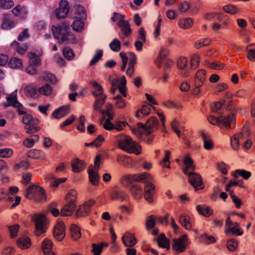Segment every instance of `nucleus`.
Returning <instances> with one entry per match:
<instances>
[{
	"mask_svg": "<svg viewBox=\"0 0 255 255\" xmlns=\"http://www.w3.org/2000/svg\"><path fill=\"white\" fill-rule=\"evenodd\" d=\"M53 36L57 39L59 43L67 42L74 43L76 42L75 36L70 31V24L65 22L58 24L52 27Z\"/></svg>",
	"mask_w": 255,
	"mask_h": 255,
	"instance_id": "nucleus-1",
	"label": "nucleus"
},
{
	"mask_svg": "<svg viewBox=\"0 0 255 255\" xmlns=\"http://www.w3.org/2000/svg\"><path fill=\"white\" fill-rule=\"evenodd\" d=\"M116 140L119 148L122 150L129 153H134L136 155L141 153L140 146L133 141L130 137L120 134L117 136Z\"/></svg>",
	"mask_w": 255,
	"mask_h": 255,
	"instance_id": "nucleus-2",
	"label": "nucleus"
},
{
	"mask_svg": "<svg viewBox=\"0 0 255 255\" xmlns=\"http://www.w3.org/2000/svg\"><path fill=\"white\" fill-rule=\"evenodd\" d=\"M158 121L156 117H152L150 118L145 123H138L137 128H134L132 131L137 136L142 134L141 129L143 130L146 134H150L155 130L157 129V125Z\"/></svg>",
	"mask_w": 255,
	"mask_h": 255,
	"instance_id": "nucleus-3",
	"label": "nucleus"
},
{
	"mask_svg": "<svg viewBox=\"0 0 255 255\" xmlns=\"http://www.w3.org/2000/svg\"><path fill=\"white\" fill-rule=\"evenodd\" d=\"M120 56L122 58L123 65L121 67V70L124 71L128 63V59L129 58V62L128 64V67L126 71V74L128 76H131L134 73V66L136 63V56L132 52L128 53V57L126 56V54L124 52H121Z\"/></svg>",
	"mask_w": 255,
	"mask_h": 255,
	"instance_id": "nucleus-4",
	"label": "nucleus"
},
{
	"mask_svg": "<svg viewBox=\"0 0 255 255\" xmlns=\"http://www.w3.org/2000/svg\"><path fill=\"white\" fill-rule=\"evenodd\" d=\"M34 223V234L40 236L44 234L47 229V220L45 216L42 214H34L31 217Z\"/></svg>",
	"mask_w": 255,
	"mask_h": 255,
	"instance_id": "nucleus-5",
	"label": "nucleus"
},
{
	"mask_svg": "<svg viewBox=\"0 0 255 255\" xmlns=\"http://www.w3.org/2000/svg\"><path fill=\"white\" fill-rule=\"evenodd\" d=\"M25 197L39 202L45 201L46 199L44 189L34 185L30 186L27 189Z\"/></svg>",
	"mask_w": 255,
	"mask_h": 255,
	"instance_id": "nucleus-6",
	"label": "nucleus"
},
{
	"mask_svg": "<svg viewBox=\"0 0 255 255\" xmlns=\"http://www.w3.org/2000/svg\"><path fill=\"white\" fill-rule=\"evenodd\" d=\"M208 120L213 125H218L220 127L224 126L226 128H230L231 124L235 123V115L234 113H231L229 116L224 118L222 116L216 118L214 116H210Z\"/></svg>",
	"mask_w": 255,
	"mask_h": 255,
	"instance_id": "nucleus-7",
	"label": "nucleus"
},
{
	"mask_svg": "<svg viewBox=\"0 0 255 255\" xmlns=\"http://www.w3.org/2000/svg\"><path fill=\"white\" fill-rule=\"evenodd\" d=\"M126 83L127 81L125 76H123L121 80L119 78L113 79L111 83L112 85L111 93L114 94L116 90L118 89L120 93L124 97H126Z\"/></svg>",
	"mask_w": 255,
	"mask_h": 255,
	"instance_id": "nucleus-8",
	"label": "nucleus"
},
{
	"mask_svg": "<svg viewBox=\"0 0 255 255\" xmlns=\"http://www.w3.org/2000/svg\"><path fill=\"white\" fill-rule=\"evenodd\" d=\"M173 242L172 249L177 253L185 251L188 245V238L186 235H181L177 239H173Z\"/></svg>",
	"mask_w": 255,
	"mask_h": 255,
	"instance_id": "nucleus-9",
	"label": "nucleus"
},
{
	"mask_svg": "<svg viewBox=\"0 0 255 255\" xmlns=\"http://www.w3.org/2000/svg\"><path fill=\"white\" fill-rule=\"evenodd\" d=\"M186 175L188 176V182L193 186L196 191L203 188V181L200 174L196 172H191Z\"/></svg>",
	"mask_w": 255,
	"mask_h": 255,
	"instance_id": "nucleus-10",
	"label": "nucleus"
},
{
	"mask_svg": "<svg viewBox=\"0 0 255 255\" xmlns=\"http://www.w3.org/2000/svg\"><path fill=\"white\" fill-rule=\"evenodd\" d=\"M155 192V186L150 181H145L143 197L146 201L148 203H152L153 202V196Z\"/></svg>",
	"mask_w": 255,
	"mask_h": 255,
	"instance_id": "nucleus-11",
	"label": "nucleus"
},
{
	"mask_svg": "<svg viewBox=\"0 0 255 255\" xmlns=\"http://www.w3.org/2000/svg\"><path fill=\"white\" fill-rule=\"evenodd\" d=\"M94 201L91 200L79 206L78 209L75 212V216L77 218L87 216L90 212L91 207L94 205Z\"/></svg>",
	"mask_w": 255,
	"mask_h": 255,
	"instance_id": "nucleus-12",
	"label": "nucleus"
},
{
	"mask_svg": "<svg viewBox=\"0 0 255 255\" xmlns=\"http://www.w3.org/2000/svg\"><path fill=\"white\" fill-rule=\"evenodd\" d=\"M59 5V7L55 10L56 16L59 19L65 18L67 16L69 10L68 2L66 0H61Z\"/></svg>",
	"mask_w": 255,
	"mask_h": 255,
	"instance_id": "nucleus-13",
	"label": "nucleus"
},
{
	"mask_svg": "<svg viewBox=\"0 0 255 255\" xmlns=\"http://www.w3.org/2000/svg\"><path fill=\"white\" fill-rule=\"evenodd\" d=\"M54 237L58 241H62L65 236V225L62 222H58L53 231Z\"/></svg>",
	"mask_w": 255,
	"mask_h": 255,
	"instance_id": "nucleus-14",
	"label": "nucleus"
},
{
	"mask_svg": "<svg viewBox=\"0 0 255 255\" xmlns=\"http://www.w3.org/2000/svg\"><path fill=\"white\" fill-rule=\"evenodd\" d=\"M118 26L121 28L123 34L126 37L128 36L131 33V29L129 22L124 19H120L117 23Z\"/></svg>",
	"mask_w": 255,
	"mask_h": 255,
	"instance_id": "nucleus-15",
	"label": "nucleus"
},
{
	"mask_svg": "<svg viewBox=\"0 0 255 255\" xmlns=\"http://www.w3.org/2000/svg\"><path fill=\"white\" fill-rule=\"evenodd\" d=\"M70 111L68 106H63L55 110L52 113V116L56 119H60L67 115Z\"/></svg>",
	"mask_w": 255,
	"mask_h": 255,
	"instance_id": "nucleus-16",
	"label": "nucleus"
},
{
	"mask_svg": "<svg viewBox=\"0 0 255 255\" xmlns=\"http://www.w3.org/2000/svg\"><path fill=\"white\" fill-rule=\"evenodd\" d=\"M183 161L185 165L183 171L185 175L191 172L189 171V170H194L195 168V166L193 164V161L188 155L183 159Z\"/></svg>",
	"mask_w": 255,
	"mask_h": 255,
	"instance_id": "nucleus-17",
	"label": "nucleus"
},
{
	"mask_svg": "<svg viewBox=\"0 0 255 255\" xmlns=\"http://www.w3.org/2000/svg\"><path fill=\"white\" fill-rule=\"evenodd\" d=\"M53 244L51 240L48 239H44L42 242V249L43 253L47 255H55L52 252Z\"/></svg>",
	"mask_w": 255,
	"mask_h": 255,
	"instance_id": "nucleus-18",
	"label": "nucleus"
},
{
	"mask_svg": "<svg viewBox=\"0 0 255 255\" xmlns=\"http://www.w3.org/2000/svg\"><path fill=\"white\" fill-rule=\"evenodd\" d=\"M180 224L186 230H190L192 224L190 221V217L186 214H181L178 218Z\"/></svg>",
	"mask_w": 255,
	"mask_h": 255,
	"instance_id": "nucleus-19",
	"label": "nucleus"
},
{
	"mask_svg": "<svg viewBox=\"0 0 255 255\" xmlns=\"http://www.w3.org/2000/svg\"><path fill=\"white\" fill-rule=\"evenodd\" d=\"M74 8V17L75 19H85L86 13L85 8L79 4H75Z\"/></svg>",
	"mask_w": 255,
	"mask_h": 255,
	"instance_id": "nucleus-20",
	"label": "nucleus"
},
{
	"mask_svg": "<svg viewBox=\"0 0 255 255\" xmlns=\"http://www.w3.org/2000/svg\"><path fill=\"white\" fill-rule=\"evenodd\" d=\"M76 204H71L67 203L61 209L60 215L62 216H70L72 215Z\"/></svg>",
	"mask_w": 255,
	"mask_h": 255,
	"instance_id": "nucleus-21",
	"label": "nucleus"
},
{
	"mask_svg": "<svg viewBox=\"0 0 255 255\" xmlns=\"http://www.w3.org/2000/svg\"><path fill=\"white\" fill-rule=\"evenodd\" d=\"M14 23L10 19L8 14H3L2 15V22L1 24V28L3 29H9L14 26Z\"/></svg>",
	"mask_w": 255,
	"mask_h": 255,
	"instance_id": "nucleus-22",
	"label": "nucleus"
},
{
	"mask_svg": "<svg viewBox=\"0 0 255 255\" xmlns=\"http://www.w3.org/2000/svg\"><path fill=\"white\" fill-rule=\"evenodd\" d=\"M122 241L126 246L129 247L133 246L136 243L135 237L128 233L123 236Z\"/></svg>",
	"mask_w": 255,
	"mask_h": 255,
	"instance_id": "nucleus-23",
	"label": "nucleus"
},
{
	"mask_svg": "<svg viewBox=\"0 0 255 255\" xmlns=\"http://www.w3.org/2000/svg\"><path fill=\"white\" fill-rule=\"evenodd\" d=\"M130 192L135 199L141 197L142 188L136 184L131 185L130 187Z\"/></svg>",
	"mask_w": 255,
	"mask_h": 255,
	"instance_id": "nucleus-24",
	"label": "nucleus"
},
{
	"mask_svg": "<svg viewBox=\"0 0 255 255\" xmlns=\"http://www.w3.org/2000/svg\"><path fill=\"white\" fill-rule=\"evenodd\" d=\"M198 212L203 216L208 217L213 214V210L205 205H197L196 207Z\"/></svg>",
	"mask_w": 255,
	"mask_h": 255,
	"instance_id": "nucleus-25",
	"label": "nucleus"
},
{
	"mask_svg": "<svg viewBox=\"0 0 255 255\" xmlns=\"http://www.w3.org/2000/svg\"><path fill=\"white\" fill-rule=\"evenodd\" d=\"M112 200L121 199L123 201L126 199L127 195L125 192L121 190H115L110 194Z\"/></svg>",
	"mask_w": 255,
	"mask_h": 255,
	"instance_id": "nucleus-26",
	"label": "nucleus"
},
{
	"mask_svg": "<svg viewBox=\"0 0 255 255\" xmlns=\"http://www.w3.org/2000/svg\"><path fill=\"white\" fill-rule=\"evenodd\" d=\"M152 179V177L147 172L133 174V181L141 182L143 180H145V181H151Z\"/></svg>",
	"mask_w": 255,
	"mask_h": 255,
	"instance_id": "nucleus-27",
	"label": "nucleus"
},
{
	"mask_svg": "<svg viewBox=\"0 0 255 255\" xmlns=\"http://www.w3.org/2000/svg\"><path fill=\"white\" fill-rule=\"evenodd\" d=\"M158 245L159 247L165 248L168 250L170 249L169 241L166 239L164 234H162L156 239Z\"/></svg>",
	"mask_w": 255,
	"mask_h": 255,
	"instance_id": "nucleus-28",
	"label": "nucleus"
},
{
	"mask_svg": "<svg viewBox=\"0 0 255 255\" xmlns=\"http://www.w3.org/2000/svg\"><path fill=\"white\" fill-rule=\"evenodd\" d=\"M151 110V106L148 105H144L141 109L138 110L135 113V116L140 119L145 116L148 115Z\"/></svg>",
	"mask_w": 255,
	"mask_h": 255,
	"instance_id": "nucleus-29",
	"label": "nucleus"
},
{
	"mask_svg": "<svg viewBox=\"0 0 255 255\" xmlns=\"http://www.w3.org/2000/svg\"><path fill=\"white\" fill-rule=\"evenodd\" d=\"M88 174L90 182L93 185H98L100 179V176L98 172L94 171L93 169H89L88 170Z\"/></svg>",
	"mask_w": 255,
	"mask_h": 255,
	"instance_id": "nucleus-30",
	"label": "nucleus"
},
{
	"mask_svg": "<svg viewBox=\"0 0 255 255\" xmlns=\"http://www.w3.org/2000/svg\"><path fill=\"white\" fill-rule=\"evenodd\" d=\"M17 244L20 248L26 249L30 247V241L28 237H21L17 240Z\"/></svg>",
	"mask_w": 255,
	"mask_h": 255,
	"instance_id": "nucleus-31",
	"label": "nucleus"
},
{
	"mask_svg": "<svg viewBox=\"0 0 255 255\" xmlns=\"http://www.w3.org/2000/svg\"><path fill=\"white\" fill-rule=\"evenodd\" d=\"M72 171L75 172H78L84 169L85 165L82 160L78 159H75L72 163Z\"/></svg>",
	"mask_w": 255,
	"mask_h": 255,
	"instance_id": "nucleus-32",
	"label": "nucleus"
},
{
	"mask_svg": "<svg viewBox=\"0 0 255 255\" xmlns=\"http://www.w3.org/2000/svg\"><path fill=\"white\" fill-rule=\"evenodd\" d=\"M29 58V64L33 65L35 67L40 65L41 64L40 59L39 57L37 56L35 53H28L27 54Z\"/></svg>",
	"mask_w": 255,
	"mask_h": 255,
	"instance_id": "nucleus-33",
	"label": "nucleus"
},
{
	"mask_svg": "<svg viewBox=\"0 0 255 255\" xmlns=\"http://www.w3.org/2000/svg\"><path fill=\"white\" fill-rule=\"evenodd\" d=\"M6 100L9 103L7 106H6V107L12 106L16 108H19L20 107L23 108L22 105L17 101V98L15 96H11L10 95H8L6 97Z\"/></svg>",
	"mask_w": 255,
	"mask_h": 255,
	"instance_id": "nucleus-34",
	"label": "nucleus"
},
{
	"mask_svg": "<svg viewBox=\"0 0 255 255\" xmlns=\"http://www.w3.org/2000/svg\"><path fill=\"white\" fill-rule=\"evenodd\" d=\"M117 161L118 163L125 167L129 166L132 163V160L130 157L122 155H118L117 156Z\"/></svg>",
	"mask_w": 255,
	"mask_h": 255,
	"instance_id": "nucleus-35",
	"label": "nucleus"
},
{
	"mask_svg": "<svg viewBox=\"0 0 255 255\" xmlns=\"http://www.w3.org/2000/svg\"><path fill=\"white\" fill-rule=\"evenodd\" d=\"M77 199V193L74 190H70L66 194V200L67 203L71 204H76Z\"/></svg>",
	"mask_w": 255,
	"mask_h": 255,
	"instance_id": "nucleus-36",
	"label": "nucleus"
},
{
	"mask_svg": "<svg viewBox=\"0 0 255 255\" xmlns=\"http://www.w3.org/2000/svg\"><path fill=\"white\" fill-rule=\"evenodd\" d=\"M11 46L13 47L17 53L23 54L27 50V46L25 44H22L21 45L16 41H13L11 44Z\"/></svg>",
	"mask_w": 255,
	"mask_h": 255,
	"instance_id": "nucleus-37",
	"label": "nucleus"
},
{
	"mask_svg": "<svg viewBox=\"0 0 255 255\" xmlns=\"http://www.w3.org/2000/svg\"><path fill=\"white\" fill-rule=\"evenodd\" d=\"M193 23V19L191 18H187L179 20V26L182 29H188L191 27Z\"/></svg>",
	"mask_w": 255,
	"mask_h": 255,
	"instance_id": "nucleus-38",
	"label": "nucleus"
},
{
	"mask_svg": "<svg viewBox=\"0 0 255 255\" xmlns=\"http://www.w3.org/2000/svg\"><path fill=\"white\" fill-rule=\"evenodd\" d=\"M70 232L72 238L74 240H77L81 237L79 228L76 225H71Z\"/></svg>",
	"mask_w": 255,
	"mask_h": 255,
	"instance_id": "nucleus-39",
	"label": "nucleus"
},
{
	"mask_svg": "<svg viewBox=\"0 0 255 255\" xmlns=\"http://www.w3.org/2000/svg\"><path fill=\"white\" fill-rule=\"evenodd\" d=\"M22 65L21 60L16 57L11 58L8 62V66L13 69L20 68Z\"/></svg>",
	"mask_w": 255,
	"mask_h": 255,
	"instance_id": "nucleus-40",
	"label": "nucleus"
},
{
	"mask_svg": "<svg viewBox=\"0 0 255 255\" xmlns=\"http://www.w3.org/2000/svg\"><path fill=\"white\" fill-rule=\"evenodd\" d=\"M206 72L204 69L199 70L195 75V82L203 84L206 76Z\"/></svg>",
	"mask_w": 255,
	"mask_h": 255,
	"instance_id": "nucleus-41",
	"label": "nucleus"
},
{
	"mask_svg": "<svg viewBox=\"0 0 255 255\" xmlns=\"http://www.w3.org/2000/svg\"><path fill=\"white\" fill-rule=\"evenodd\" d=\"M92 84L95 89V90L92 93L93 95L95 97H99L103 95L102 87L99 83L94 81L92 82Z\"/></svg>",
	"mask_w": 255,
	"mask_h": 255,
	"instance_id": "nucleus-42",
	"label": "nucleus"
},
{
	"mask_svg": "<svg viewBox=\"0 0 255 255\" xmlns=\"http://www.w3.org/2000/svg\"><path fill=\"white\" fill-rule=\"evenodd\" d=\"M38 92L45 96L50 95L52 91V88L50 85L46 84L43 86L39 88L38 90Z\"/></svg>",
	"mask_w": 255,
	"mask_h": 255,
	"instance_id": "nucleus-43",
	"label": "nucleus"
},
{
	"mask_svg": "<svg viewBox=\"0 0 255 255\" xmlns=\"http://www.w3.org/2000/svg\"><path fill=\"white\" fill-rule=\"evenodd\" d=\"M43 79L47 81L51 82L52 84H55L57 82V79L54 75L48 72H43L42 74Z\"/></svg>",
	"mask_w": 255,
	"mask_h": 255,
	"instance_id": "nucleus-44",
	"label": "nucleus"
},
{
	"mask_svg": "<svg viewBox=\"0 0 255 255\" xmlns=\"http://www.w3.org/2000/svg\"><path fill=\"white\" fill-rule=\"evenodd\" d=\"M25 128L27 129L26 133L28 134L33 133L39 131L40 129L39 127L35 126V125H34V122L32 120L28 125L25 126Z\"/></svg>",
	"mask_w": 255,
	"mask_h": 255,
	"instance_id": "nucleus-45",
	"label": "nucleus"
},
{
	"mask_svg": "<svg viewBox=\"0 0 255 255\" xmlns=\"http://www.w3.org/2000/svg\"><path fill=\"white\" fill-rule=\"evenodd\" d=\"M100 96V97L97 98L94 104V109L96 110H98L102 107V106L104 104L105 100L107 98V96L105 95H103Z\"/></svg>",
	"mask_w": 255,
	"mask_h": 255,
	"instance_id": "nucleus-46",
	"label": "nucleus"
},
{
	"mask_svg": "<svg viewBox=\"0 0 255 255\" xmlns=\"http://www.w3.org/2000/svg\"><path fill=\"white\" fill-rule=\"evenodd\" d=\"M236 174H238L243 177L245 180L248 179L251 176V173L244 169H237L235 171V177L237 176Z\"/></svg>",
	"mask_w": 255,
	"mask_h": 255,
	"instance_id": "nucleus-47",
	"label": "nucleus"
},
{
	"mask_svg": "<svg viewBox=\"0 0 255 255\" xmlns=\"http://www.w3.org/2000/svg\"><path fill=\"white\" fill-rule=\"evenodd\" d=\"M62 53L64 57L68 60H72L74 56L73 50L69 47H64L62 50Z\"/></svg>",
	"mask_w": 255,
	"mask_h": 255,
	"instance_id": "nucleus-48",
	"label": "nucleus"
},
{
	"mask_svg": "<svg viewBox=\"0 0 255 255\" xmlns=\"http://www.w3.org/2000/svg\"><path fill=\"white\" fill-rule=\"evenodd\" d=\"M155 225V217L153 215H150L147 217L146 219L145 227L147 230H149L153 228Z\"/></svg>",
	"mask_w": 255,
	"mask_h": 255,
	"instance_id": "nucleus-49",
	"label": "nucleus"
},
{
	"mask_svg": "<svg viewBox=\"0 0 255 255\" xmlns=\"http://www.w3.org/2000/svg\"><path fill=\"white\" fill-rule=\"evenodd\" d=\"M13 5L12 0H0V9H9Z\"/></svg>",
	"mask_w": 255,
	"mask_h": 255,
	"instance_id": "nucleus-50",
	"label": "nucleus"
},
{
	"mask_svg": "<svg viewBox=\"0 0 255 255\" xmlns=\"http://www.w3.org/2000/svg\"><path fill=\"white\" fill-rule=\"evenodd\" d=\"M103 52L102 50L98 49L96 50L95 55L90 61V65L93 66L97 63L103 56Z\"/></svg>",
	"mask_w": 255,
	"mask_h": 255,
	"instance_id": "nucleus-51",
	"label": "nucleus"
},
{
	"mask_svg": "<svg viewBox=\"0 0 255 255\" xmlns=\"http://www.w3.org/2000/svg\"><path fill=\"white\" fill-rule=\"evenodd\" d=\"M110 48L114 51L118 52L121 50V46L120 40L114 39L109 44Z\"/></svg>",
	"mask_w": 255,
	"mask_h": 255,
	"instance_id": "nucleus-52",
	"label": "nucleus"
},
{
	"mask_svg": "<svg viewBox=\"0 0 255 255\" xmlns=\"http://www.w3.org/2000/svg\"><path fill=\"white\" fill-rule=\"evenodd\" d=\"M82 19H76L72 23V26L74 30L80 31L83 27L84 24Z\"/></svg>",
	"mask_w": 255,
	"mask_h": 255,
	"instance_id": "nucleus-53",
	"label": "nucleus"
},
{
	"mask_svg": "<svg viewBox=\"0 0 255 255\" xmlns=\"http://www.w3.org/2000/svg\"><path fill=\"white\" fill-rule=\"evenodd\" d=\"M12 13L20 18H23L25 12L19 5H16L12 10Z\"/></svg>",
	"mask_w": 255,
	"mask_h": 255,
	"instance_id": "nucleus-54",
	"label": "nucleus"
},
{
	"mask_svg": "<svg viewBox=\"0 0 255 255\" xmlns=\"http://www.w3.org/2000/svg\"><path fill=\"white\" fill-rule=\"evenodd\" d=\"M114 100H115V104L117 108H124L126 107V103L121 96L117 95L114 98Z\"/></svg>",
	"mask_w": 255,
	"mask_h": 255,
	"instance_id": "nucleus-55",
	"label": "nucleus"
},
{
	"mask_svg": "<svg viewBox=\"0 0 255 255\" xmlns=\"http://www.w3.org/2000/svg\"><path fill=\"white\" fill-rule=\"evenodd\" d=\"M238 243L236 240L231 239L227 242V248L230 252H233L237 248Z\"/></svg>",
	"mask_w": 255,
	"mask_h": 255,
	"instance_id": "nucleus-56",
	"label": "nucleus"
},
{
	"mask_svg": "<svg viewBox=\"0 0 255 255\" xmlns=\"http://www.w3.org/2000/svg\"><path fill=\"white\" fill-rule=\"evenodd\" d=\"M223 10L227 13L231 14H235L239 12L237 7L233 5H227L223 7Z\"/></svg>",
	"mask_w": 255,
	"mask_h": 255,
	"instance_id": "nucleus-57",
	"label": "nucleus"
},
{
	"mask_svg": "<svg viewBox=\"0 0 255 255\" xmlns=\"http://www.w3.org/2000/svg\"><path fill=\"white\" fill-rule=\"evenodd\" d=\"M24 92L28 96L33 98L35 97L37 92L35 88L30 85H27L24 88Z\"/></svg>",
	"mask_w": 255,
	"mask_h": 255,
	"instance_id": "nucleus-58",
	"label": "nucleus"
},
{
	"mask_svg": "<svg viewBox=\"0 0 255 255\" xmlns=\"http://www.w3.org/2000/svg\"><path fill=\"white\" fill-rule=\"evenodd\" d=\"M13 151L10 148L0 149V157L2 158H9L13 155Z\"/></svg>",
	"mask_w": 255,
	"mask_h": 255,
	"instance_id": "nucleus-59",
	"label": "nucleus"
},
{
	"mask_svg": "<svg viewBox=\"0 0 255 255\" xmlns=\"http://www.w3.org/2000/svg\"><path fill=\"white\" fill-rule=\"evenodd\" d=\"M190 61L191 68H196L198 67L200 63V57L197 54H193L191 57Z\"/></svg>",
	"mask_w": 255,
	"mask_h": 255,
	"instance_id": "nucleus-60",
	"label": "nucleus"
},
{
	"mask_svg": "<svg viewBox=\"0 0 255 255\" xmlns=\"http://www.w3.org/2000/svg\"><path fill=\"white\" fill-rule=\"evenodd\" d=\"M211 43V40L208 39H203L197 41L194 43V47L197 49H200L202 47L209 45Z\"/></svg>",
	"mask_w": 255,
	"mask_h": 255,
	"instance_id": "nucleus-61",
	"label": "nucleus"
},
{
	"mask_svg": "<svg viewBox=\"0 0 255 255\" xmlns=\"http://www.w3.org/2000/svg\"><path fill=\"white\" fill-rule=\"evenodd\" d=\"M252 46H254V47L253 48H251L250 49H248L247 52V57L248 59L252 61H255V44H251L248 45L247 49H249V47H251Z\"/></svg>",
	"mask_w": 255,
	"mask_h": 255,
	"instance_id": "nucleus-62",
	"label": "nucleus"
},
{
	"mask_svg": "<svg viewBox=\"0 0 255 255\" xmlns=\"http://www.w3.org/2000/svg\"><path fill=\"white\" fill-rule=\"evenodd\" d=\"M206 64L209 68L217 70H221L224 67V64H221L217 61H214L212 63L209 62H207Z\"/></svg>",
	"mask_w": 255,
	"mask_h": 255,
	"instance_id": "nucleus-63",
	"label": "nucleus"
},
{
	"mask_svg": "<svg viewBox=\"0 0 255 255\" xmlns=\"http://www.w3.org/2000/svg\"><path fill=\"white\" fill-rule=\"evenodd\" d=\"M188 59L185 57H180L177 61V67L179 69H183L187 66Z\"/></svg>",
	"mask_w": 255,
	"mask_h": 255,
	"instance_id": "nucleus-64",
	"label": "nucleus"
}]
</instances>
